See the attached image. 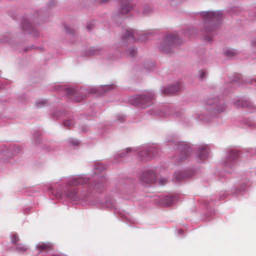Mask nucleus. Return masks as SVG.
Returning a JSON list of instances; mask_svg holds the SVG:
<instances>
[{
  "label": "nucleus",
  "instance_id": "1",
  "mask_svg": "<svg viewBox=\"0 0 256 256\" xmlns=\"http://www.w3.org/2000/svg\"><path fill=\"white\" fill-rule=\"evenodd\" d=\"M86 188L79 192L76 188H67L64 191V194L66 198L74 202H78L80 200L88 202L92 204H100L106 206L110 208L116 209V206L115 200L110 197L106 198L104 202H102L96 196L92 195L90 191L87 192Z\"/></svg>",
  "mask_w": 256,
  "mask_h": 256
},
{
  "label": "nucleus",
  "instance_id": "2",
  "mask_svg": "<svg viewBox=\"0 0 256 256\" xmlns=\"http://www.w3.org/2000/svg\"><path fill=\"white\" fill-rule=\"evenodd\" d=\"M94 169L96 172H94V181L92 180V183H91L89 178L84 176H78L69 180L67 185L70 186L79 185L78 190L79 192H81L84 188L86 189V192L91 190L92 188H94L96 190L103 188L107 182V178L104 176L96 178V173L102 172L105 169V166L99 162H96L94 166Z\"/></svg>",
  "mask_w": 256,
  "mask_h": 256
},
{
  "label": "nucleus",
  "instance_id": "3",
  "mask_svg": "<svg viewBox=\"0 0 256 256\" xmlns=\"http://www.w3.org/2000/svg\"><path fill=\"white\" fill-rule=\"evenodd\" d=\"M200 14L204 21V30L208 34L206 36L205 39L210 42L212 40V36L209 34L218 28L222 20V12L220 10L206 11L200 12Z\"/></svg>",
  "mask_w": 256,
  "mask_h": 256
},
{
  "label": "nucleus",
  "instance_id": "4",
  "mask_svg": "<svg viewBox=\"0 0 256 256\" xmlns=\"http://www.w3.org/2000/svg\"><path fill=\"white\" fill-rule=\"evenodd\" d=\"M183 40L176 33L168 34L164 38L158 46L160 50L164 53H169L178 46L182 44Z\"/></svg>",
  "mask_w": 256,
  "mask_h": 256
},
{
  "label": "nucleus",
  "instance_id": "5",
  "mask_svg": "<svg viewBox=\"0 0 256 256\" xmlns=\"http://www.w3.org/2000/svg\"><path fill=\"white\" fill-rule=\"evenodd\" d=\"M207 103L208 112L212 116H216L223 112L226 106L224 101L218 98L209 99Z\"/></svg>",
  "mask_w": 256,
  "mask_h": 256
},
{
  "label": "nucleus",
  "instance_id": "6",
  "mask_svg": "<svg viewBox=\"0 0 256 256\" xmlns=\"http://www.w3.org/2000/svg\"><path fill=\"white\" fill-rule=\"evenodd\" d=\"M154 98V94L152 92H148L142 94H137L132 100V104L144 108L149 106V103Z\"/></svg>",
  "mask_w": 256,
  "mask_h": 256
},
{
  "label": "nucleus",
  "instance_id": "7",
  "mask_svg": "<svg viewBox=\"0 0 256 256\" xmlns=\"http://www.w3.org/2000/svg\"><path fill=\"white\" fill-rule=\"evenodd\" d=\"M176 145L177 154L173 157L174 160L180 163L186 160L191 154L190 148L184 142H179Z\"/></svg>",
  "mask_w": 256,
  "mask_h": 256
},
{
  "label": "nucleus",
  "instance_id": "8",
  "mask_svg": "<svg viewBox=\"0 0 256 256\" xmlns=\"http://www.w3.org/2000/svg\"><path fill=\"white\" fill-rule=\"evenodd\" d=\"M57 90H64L66 94L70 96V98L76 102H80L84 99L85 92L82 89H78L74 87L64 88L62 86H58Z\"/></svg>",
  "mask_w": 256,
  "mask_h": 256
},
{
  "label": "nucleus",
  "instance_id": "9",
  "mask_svg": "<svg viewBox=\"0 0 256 256\" xmlns=\"http://www.w3.org/2000/svg\"><path fill=\"white\" fill-rule=\"evenodd\" d=\"M150 114L158 115L160 116H172L174 118H178L182 115L181 112L168 106L162 107L157 112H154Z\"/></svg>",
  "mask_w": 256,
  "mask_h": 256
},
{
  "label": "nucleus",
  "instance_id": "10",
  "mask_svg": "<svg viewBox=\"0 0 256 256\" xmlns=\"http://www.w3.org/2000/svg\"><path fill=\"white\" fill-rule=\"evenodd\" d=\"M240 156V152L236 150H230L226 154L225 159L223 162V164L224 166L231 168L234 166Z\"/></svg>",
  "mask_w": 256,
  "mask_h": 256
},
{
  "label": "nucleus",
  "instance_id": "11",
  "mask_svg": "<svg viewBox=\"0 0 256 256\" xmlns=\"http://www.w3.org/2000/svg\"><path fill=\"white\" fill-rule=\"evenodd\" d=\"M158 154V150L154 146H149L142 149L138 153V157L142 160H148L156 157Z\"/></svg>",
  "mask_w": 256,
  "mask_h": 256
},
{
  "label": "nucleus",
  "instance_id": "12",
  "mask_svg": "<svg viewBox=\"0 0 256 256\" xmlns=\"http://www.w3.org/2000/svg\"><path fill=\"white\" fill-rule=\"evenodd\" d=\"M22 27L24 30L27 32L34 37L39 35V32L36 26L33 24L29 19H25L22 22Z\"/></svg>",
  "mask_w": 256,
  "mask_h": 256
},
{
  "label": "nucleus",
  "instance_id": "13",
  "mask_svg": "<svg viewBox=\"0 0 256 256\" xmlns=\"http://www.w3.org/2000/svg\"><path fill=\"white\" fill-rule=\"evenodd\" d=\"M133 9L132 5L128 2H122L117 12V16L119 17L126 18L131 13Z\"/></svg>",
  "mask_w": 256,
  "mask_h": 256
},
{
  "label": "nucleus",
  "instance_id": "14",
  "mask_svg": "<svg viewBox=\"0 0 256 256\" xmlns=\"http://www.w3.org/2000/svg\"><path fill=\"white\" fill-rule=\"evenodd\" d=\"M140 179L144 183L152 184L156 179V175L152 169H148L142 174Z\"/></svg>",
  "mask_w": 256,
  "mask_h": 256
},
{
  "label": "nucleus",
  "instance_id": "15",
  "mask_svg": "<svg viewBox=\"0 0 256 256\" xmlns=\"http://www.w3.org/2000/svg\"><path fill=\"white\" fill-rule=\"evenodd\" d=\"M192 172L191 171H178L173 175L172 180L175 182H180L191 177Z\"/></svg>",
  "mask_w": 256,
  "mask_h": 256
},
{
  "label": "nucleus",
  "instance_id": "16",
  "mask_svg": "<svg viewBox=\"0 0 256 256\" xmlns=\"http://www.w3.org/2000/svg\"><path fill=\"white\" fill-rule=\"evenodd\" d=\"M176 196H166L160 199L159 204L164 206H169L174 204L178 200Z\"/></svg>",
  "mask_w": 256,
  "mask_h": 256
},
{
  "label": "nucleus",
  "instance_id": "17",
  "mask_svg": "<svg viewBox=\"0 0 256 256\" xmlns=\"http://www.w3.org/2000/svg\"><path fill=\"white\" fill-rule=\"evenodd\" d=\"M230 82L232 83H236L238 85L240 84L242 81L244 83H248L252 84L254 82H256V78H248L246 80H243L242 78V76L240 74L234 75L232 78H230Z\"/></svg>",
  "mask_w": 256,
  "mask_h": 256
},
{
  "label": "nucleus",
  "instance_id": "18",
  "mask_svg": "<svg viewBox=\"0 0 256 256\" xmlns=\"http://www.w3.org/2000/svg\"><path fill=\"white\" fill-rule=\"evenodd\" d=\"M209 154V150L206 146L198 147L197 150V156L200 159L198 162H201L206 159Z\"/></svg>",
  "mask_w": 256,
  "mask_h": 256
},
{
  "label": "nucleus",
  "instance_id": "19",
  "mask_svg": "<svg viewBox=\"0 0 256 256\" xmlns=\"http://www.w3.org/2000/svg\"><path fill=\"white\" fill-rule=\"evenodd\" d=\"M180 89V84H175L174 85H168L162 88V92L165 94H170L178 92Z\"/></svg>",
  "mask_w": 256,
  "mask_h": 256
},
{
  "label": "nucleus",
  "instance_id": "20",
  "mask_svg": "<svg viewBox=\"0 0 256 256\" xmlns=\"http://www.w3.org/2000/svg\"><path fill=\"white\" fill-rule=\"evenodd\" d=\"M234 104L238 108H246L250 110L254 108V105L248 100L246 99L238 100L235 102Z\"/></svg>",
  "mask_w": 256,
  "mask_h": 256
},
{
  "label": "nucleus",
  "instance_id": "21",
  "mask_svg": "<svg viewBox=\"0 0 256 256\" xmlns=\"http://www.w3.org/2000/svg\"><path fill=\"white\" fill-rule=\"evenodd\" d=\"M136 38L135 32L129 30H126L122 36V40L124 42H126V40L130 41V42H132L136 40Z\"/></svg>",
  "mask_w": 256,
  "mask_h": 256
},
{
  "label": "nucleus",
  "instance_id": "22",
  "mask_svg": "<svg viewBox=\"0 0 256 256\" xmlns=\"http://www.w3.org/2000/svg\"><path fill=\"white\" fill-rule=\"evenodd\" d=\"M104 52L102 48H88L84 52V54L86 56H90L93 55H100Z\"/></svg>",
  "mask_w": 256,
  "mask_h": 256
},
{
  "label": "nucleus",
  "instance_id": "23",
  "mask_svg": "<svg viewBox=\"0 0 256 256\" xmlns=\"http://www.w3.org/2000/svg\"><path fill=\"white\" fill-rule=\"evenodd\" d=\"M68 112H66L64 110L56 109L55 110H52L50 112V116L54 118H58L64 116H66Z\"/></svg>",
  "mask_w": 256,
  "mask_h": 256
},
{
  "label": "nucleus",
  "instance_id": "24",
  "mask_svg": "<svg viewBox=\"0 0 256 256\" xmlns=\"http://www.w3.org/2000/svg\"><path fill=\"white\" fill-rule=\"evenodd\" d=\"M66 116V119L64 120L63 124L65 126L71 128L74 124L73 116L69 112H68V114Z\"/></svg>",
  "mask_w": 256,
  "mask_h": 256
},
{
  "label": "nucleus",
  "instance_id": "25",
  "mask_svg": "<svg viewBox=\"0 0 256 256\" xmlns=\"http://www.w3.org/2000/svg\"><path fill=\"white\" fill-rule=\"evenodd\" d=\"M250 184L248 180H244L240 182L238 188H236V191L238 192L245 191L250 186Z\"/></svg>",
  "mask_w": 256,
  "mask_h": 256
},
{
  "label": "nucleus",
  "instance_id": "26",
  "mask_svg": "<svg viewBox=\"0 0 256 256\" xmlns=\"http://www.w3.org/2000/svg\"><path fill=\"white\" fill-rule=\"evenodd\" d=\"M37 248L40 251H49L52 250V246L51 243L44 242L38 244Z\"/></svg>",
  "mask_w": 256,
  "mask_h": 256
},
{
  "label": "nucleus",
  "instance_id": "27",
  "mask_svg": "<svg viewBox=\"0 0 256 256\" xmlns=\"http://www.w3.org/2000/svg\"><path fill=\"white\" fill-rule=\"evenodd\" d=\"M242 124H244V128H253L256 126V123L249 118H244L241 120Z\"/></svg>",
  "mask_w": 256,
  "mask_h": 256
},
{
  "label": "nucleus",
  "instance_id": "28",
  "mask_svg": "<svg viewBox=\"0 0 256 256\" xmlns=\"http://www.w3.org/2000/svg\"><path fill=\"white\" fill-rule=\"evenodd\" d=\"M137 53V49L136 46H132L130 47L128 50H126V54L127 56L133 57Z\"/></svg>",
  "mask_w": 256,
  "mask_h": 256
},
{
  "label": "nucleus",
  "instance_id": "29",
  "mask_svg": "<svg viewBox=\"0 0 256 256\" xmlns=\"http://www.w3.org/2000/svg\"><path fill=\"white\" fill-rule=\"evenodd\" d=\"M135 151V150L134 149H132L130 148H126L124 151L120 152L119 154L117 155L116 156V159H119L121 158H123V157H125L126 156L128 155V154L132 152H134Z\"/></svg>",
  "mask_w": 256,
  "mask_h": 256
},
{
  "label": "nucleus",
  "instance_id": "30",
  "mask_svg": "<svg viewBox=\"0 0 256 256\" xmlns=\"http://www.w3.org/2000/svg\"><path fill=\"white\" fill-rule=\"evenodd\" d=\"M152 12V8L148 4H145L142 10V12L144 15H148Z\"/></svg>",
  "mask_w": 256,
  "mask_h": 256
},
{
  "label": "nucleus",
  "instance_id": "31",
  "mask_svg": "<svg viewBox=\"0 0 256 256\" xmlns=\"http://www.w3.org/2000/svg\"><path fill=\"white\" fill-rule=\"evenodd\" d=\"M198 78L201 81H202L206 78L208 73L204 70H200L198 72Z\"/></svg>",
  "mask_w": 256,
  "mask_h": 256
},
{
  "label": "nucleus",
  "instance_id": "32",
  "mask_svg": "<svg viewBox=\"0 0 256 256\" xmlns=\"http://www.w3.org/2000/svg\"><path fill=\"white\" fill-rule=\"evenodd\" d=\"M41 135V132H40L37 131L34 134V142L36 144H40V136Z\"/></svg>",
  "mask_w": 256,
  "mask_h": 256
},
{
  "label": "nucleus",
  "instance_id": "33",
  "mask_svg": "<svg viewBox=\"0 0 256 256\" xmlns=\"http://www.w3.org/2000/svg\"><path fill=\"white\" fill-rule=\"evenodd\" d=\"M196 120L203 121L204 122H208L209 121V118L207 116H204L203 114H198L196 116Z\"/></svg>",
  "mask_w": 256,
  "mask_h": 256
},
{
  "label": "nucleus",
  "instance_id": "34",
  "mask_svg": "<svg viewBox=\"0 0 256 256\" xmlns=\"http://www.w3.org/2000/svg\"><path fill=\"white\" fill-rule=\"evenodd\" d=\"M10 150H12L13 154H16L20 152L21 148L20 146L14 145L12 146Z\"/></svg>",
  "mask_w": 256,
  "mask_h": 256
},
{
  "label": "nucleus",
  "instance_id": "35",
  "mask_svg": "<svg viewBox=\"0 0 256 256\" xmlns=\"http://www.w3.org/2000/svg\"><path fill=\"white\" fill-rule=\"evenodd\" d=\"M114 88L115 86L114 85H105L102 86L100 88V89H102V91L106 92L110 90L114 89Z\"/></svg>",
  "mask_w": 256,
  "mask_h": 256
},
{
  "label": "nucleus",
  "instance_id": "36",
  "mask_svg": "<svg viewBox=\"0 0 256 256\" xmlns=\"http://www.w3.org/2000/svg\"><path fill=\"white\" fill-rule=\"evenodd\" d=\"M19 240V237L17 234H13L11 238V242L16 244H18Z\"/></svg>",
  "mask_w": 256,
  "mask_h": 256
},
{
  "label": "nucleus",
  "instance_id": "37",
  "mask_svg": "<svg viewBox=\"0 0 256 256\" xmlns=\"http://www.w3.org/2000/svg\"><path fill=\"white\" fill-rule=\"evenodd\" d=\"M16 246V248L21 251H25L26 250H27L26 246L23 244L18 243Z\"/></svg>",
  "mask_w": 256,
  "mask_h": 256
},
{
  "label": "nucleus",
  "instance_id": "38",
  "mask_svg": "<svg viewBox=\"0 0 256 256\" xmlns=\"http://www.w3.org/2000/svg\"><path fill=\"white\" fill-rule=\"evenodd\" d=\"M46 102V101L44 100H41L36 102V105L38 108H40L42 106H44Z\"/></svg>",
  "mask_w": 256,
  "mask_h": 256
},
{
  "label": "nucleus",
  "instance_id": "39",
  "mask_svg": "<svg viewBox=\"0 0 256 256\" xmlns=\"http://www.w3.org/2000/svg\"><path fill=\"white\" fill-rule=\"evenodd\" d=\"M194 30L193 28H189L186 30L184 32V34L187 36H189L192 34H194Z\"/></svg>",
  "mask_w": 256,
  "mask_h": 256
},
{
  "label": "nucleus",
  "instance_id": "40",
  "mask_svg": "<svg viewBox=\"0 0 256 256\" xmlns=\"http://www.w3.org/2000/svg\"><path fill=\"white\" fill-rule=\"evenodd\" d=\"M148 34H144L138 36L140 40H144L148 38Z\"/></svg>",
  "mask_w": 256,
  "mask_h": 256
},
{
  "label": "nucleus",
  "instance_id": "41",
  "mask_svg": "<svg viewBox=\"0 0 256 256\" xmlns=\"http://www.w3.org/2000/svg\"><path fill=\"white\" fill-rule=\"evenodd\" d=\"M225 54L228 56L230 57L235 55V52L232 50H227L225 52Z\"/></svg>",
  "mask_w": 256,
  "mask_h": 256
},
{
  "label": "nucleus",
  "instance_id": "42",
  "mask_svg": "<svg viewBox=\"0 0 256 256\" xmlns=\"http://www.w3.org/2000/svg\"><path fill=\"white\" fill-rule=\"evenodd\" d=\"M65 30L66 32H68L69 34H73L74 33V30L70 28H69L67 26L65 27Z\"/></svg>",
  "mask_w": 256,
  "mask_h": 256
},
{
  "label": "nucleus",
  "instance_id": "43",
  "mask_svg": "<svg viewBox=\"0 0 256 256\" xmlns=\"http://www.w3.org/2000/svg\"><path fill=\"white\" fill-rule=\"evenodd\" d=\"M88 129V126H86V125H84V126H80V130L82 132H87Z\"/></svg>",
  "mask_w": 256,
  "mask_h": 256
},
{
  "label": "nucleus",
  "instance_id": "44",
  "mask_svg": "<svg viewBox=\"0 0 256 256\" xmlns=\"http://www.w3.org/2000/svg\"><path fill=\"white\" fill-rule=\"evenodd\" d=\"M117 120L122 122L124 121L125 120V117L123 116H118V118H117Z\"/></svg>",
  "mask_w": 256,
  "mask_h": 256
},
{
  "label": "nucleus",
  "instance_id": "45",
  "mask_svg": "<svg viewBox=\"0 0 256 256\" xmlns=\"http://www.w3.org/2000/svg\"><path fill=\"white\" fill-rule=\"evenodd\" d=\"M144 67L146 69V70H150L153 67H154V64H152V63H150V65L148 66H146V64H144Z\"/></svg>",
  "mask_w": 256,
  "mask_h": 256
},
{
  "label": "nucleus",
  "instance_id": "46",
  "mask_svg": "<svg viewBox=\"0 0 256 256\" xmlns=\"http://www.w3.org/2000/svg\"><path fill=\"white\" fill-rule=\"evenodd\" d=\"M96 2L101 4H105L109 2L110 0H96Z\"/></svg>",
  "mask_w": 256,
  "mask_h": 256
},
{
  "label": "nucleus",
  "instance_id": "47",
  "mask_svg": "<svg viewBox=\"0 0 256 256\" xmlns=\"http://www.w3.org/2000/svg\"><path fill=\"white\" fill-rule=\"evenodd\" d=\"M55 197L56 198L58 199V200L62 199V194L60 192H58L56 193Z\"/></svg>",
  "mask_w": 256,
  "mask_h": 256
},
{
  "label": "nucleus",
  "instance_id": "48",
  "mask_svg": "<svg viewBox=\"0 0 256 256\" xmlns=\"http://www.w3.org/2000/svg\"><path fill=\"white\" fill-rule=\"evenodd\" d=\"M227 195L224 192H222L220 194V200H224L226 197Z\"/></svg>",
  "mask_w": 256,
  "mask_h": 256
},
{
  "label": "nucleus",
  "instance_id": "49",
  "mask_svg": "<svg viewBox=\"0 0 256 256\" xmlns=\"http://www.w3.org/2000/svg\"><path fill=\"white\" fill-rule=\"evenodd\" d=\"M70 143L74 146H78L79 144V142L78 140H72L70 142Z\"/></svg>",
  "mask_w": 256,
  "mask_h": 256
},
{
  "label": "nucleus",
  "instance_id": "50",
  "mask_svg": "<svg viewBox=\"0 0 256 256\" xmlns=\"http://www.w3.org/2000/svg\"><path fill=\"white\" fill-rule=\"evenodd\" d=\"M251 44L254 46H256V36L255 38L252 40Z\"/></svg>",
  "mask_w": 256,
  "mask_h": 256
},
{
  "label": "nucleus",
  "instance_id": "51",
  "mask_svg": "<svg viewBox=\"0 0 256 256\" xmlns=\"http://www.w3.org/2000/svg\"><path fill=\"white\" fill-rule=\"evenodd\" d=\"M48 5L50 6H52L55 4V0H49Z\"/></svg>",
  "mask_w": 256,
  "mask_h": 256
},
{
  "label": "nucleus",
  "instance_id": "52",
  "mask_svg": "<svg viewBox=\"0 0 256 256\" xmlns=\"http://www.w3.org/2000/svg\"><path fill=\"white\" fill-rule=\"evenodd\" d=\"M126 189L127 186H125L124 190H120L121 192L124 194H127L128 192L126 190Z\"/></svg>",
  "mask_w": 256,
  "mask_h": 256
},
{
  "label": "nucleus",
  "instance_id": "53",
  "mask_svg": "<svg viewBox=\"0 0 256 256\" xmlns=\"http://www.w3.org/2000/svg\"><path fill=\"white\" fill-rule=\"evenodd\" d=\"M93 25L92 24H89L86 26V29L90 31L92 29Z\"/></svg>",
  "mask_w": 256,
  "mask_h": 256
},
{
  "label": "nucleus",
  "instance_id": "54",
  "mask_svg": "<svg viewBox=\"0 0 256 256\" xmlns=\"http://www.w3.org/2000/svg\"><path fill=\"white\" fill-rule=\"evenodd\" d=\"M167 180V179L164 178H160V182H162V183H164L165 182H166Z\"/></svg>",
  "mask_w": 256,
  "mask_h": 256
},
{
  "label": "nucleus",
  "instance_id": "55",
  "mask_svg": "<svg viewBox=\"0 0 256 256\" xmlns=\"http://www.w3.org/2000/svg\"><path fill=\"white\" fill-rule=\"evenodd\" d=\"M97 92V90L95 88L92 89L90 92V93H95Z\"/></svg>",
  "mask_w": 256,
  "mask_h": 256
},
{
  "label": "nucleus",
  "instance_id": "56",
  "mask_svg": "<svg viewBox=\"0 0 256 256\" xmlns=\"http://www.w3.org/2000/svg\"><path fill=\"white\" fill-rule=\"evenodd\" d=\"M126 222H130V223H134L130 219H128L127 221Z\"/></svg>",
  "mask_w": 256,
  "mask_h": 256
},
{
  "label": "nucleus",
  "instance_id": "57",
  "mask_svg": "<svg viewBox=\"0 0 256 256\" xmlns=\"http://www.w3.org/2000/svg\"><path fill=\"white\" fill-rule=\"evenodd\" d=\"M49 190H52V186H50V187L49 188Z\"/></svg>",
  "mask_w": 256,
  "mask_h": 256
},
{
  "label": "nucleus",
  "instance_id": "58",
  "mask_svg": "<svg viewBox=\"0 0 256 256\" xmlns=\"http://www.w3.org/2000/svg\"><path fill=\"white\" fill-rule=\"evenodd\" d=\"M179 232H180V233L183 232V231H182V230H179Z\"/></svg>",
  "mask_w": 256,
  "mask_h": 256
},
{
  "label": "nucleus",
  "instance_id": "59",
  "mask_svg": "<svg viewBox=\"0 0 256 256\" xmlns=\"http://www.w3.org/2000/svg\"><path fill=\"white\" fill-rule=\"evenodd\" d=\"M255 13H256V12H255Z\"/></svg>",
  "mask_w": 256,
  "mask_h": 256
}]
</instances>
